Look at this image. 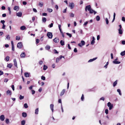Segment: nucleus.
Instances as JSON below:
<instances>
[{"instance_id": "46", "label": "nucleus", "mask_w": 125, "mask_h": 125, "mask_svg": "<svg viewBox=\"0 0 125 125\" xmlns=\"http://www.w3.org/2000/svg\"><path fill=\"white\" fill-rule=\"evenodd\" d=\"M70 17H74V15L72 13H70Z\"/></svg>"}, {"instance_id": "22", "label": "nucleus", "mask_w": 125, "mask_h": 125, "mask_svg": "<svg viewBox=\"0 0 125 125\" xmlns=\"http://www.w3.org/2000/svg\"><path fill=\"white\" fill-rule=\"evenodd\" d=\"M20 29L21 30H23L26 29V27L24 26H22L21 27Z\"/></svg>"}, {"instance_id": "42", "label": "nucleus", "mask_w": 125, "mask_h": 125, "mask_svg": "<svg viewBox=\"0 0 125 125\" xmlns=\"http://www.w3.org/2000/svg\"><path fill=\"white\" fill-rule=\"evenodd\" d=\"M81 43L83 45H84L85 44V43L84 41H82L81 42Z\"/></svg>"}, {"instance_id": "33", "label": "nucleus", "mask_w": 125, "mask_h": 125, "mask_svg": "<svg viewBox=\"0 0 125 125\" xmlns=\"http://www.w3.org/2000/svg\"><path fill=\"white\" fill-rule=\"evenodd\" d=\"M100 17L99 16H97L96 17V20L97 21H99L100 20Z\"/></svg>"}, {"instance_id": "48", "label": "nucleus", "mask_w": 125, "mask_h": 125, "mask_svg": "<svg viewBox=\"0 0 125 125\" xmlns=\"http://www.w3.org/2000/svg\"><path fill=\"white\" fill-rule=\"evenodd\" d=\"M109 64L108 62H107L106 63V64L104 66V67H105L106 68H107V66Z\"/></svg>"}, {"instance_id": "1", "label": "nucleus", "mask_w": 125, "mask_h": 125, "mask_svg": "<svg viewBox=\"0 0 125 125\" xmlns=\"http://www.w3.org/2000/svg\"><path fill=\"white\" fill-rule=\"evenodd\" d=\"M47 35L49 39H52L53 36L52 33L49 32L47 33Z\"/></svg>"}, {"instance_id": "36", "label": "nucleus", "mask_w": 125, "mask_h": 125, "mask_svg": "<svg viewBox=\"0 0 125 125\" xmlns=\"http://www.w3.org/2000/svg\"><path fill=\"white\" fill-rule=\"evenodd\" d=\"M40 40L38 39H36V43L37 44L39 42Z\"/></svg>"}, {"instance_id": "8", "label": "nucleus", "mask_w": 125, "mask_h": 125, "mask_svg": "<svg viewBox=\"0 0 125 125\" xmlns=\"http://www.w3.org/2000/svg\"><path fill=\"white\" fill-rule=\"evenodd\" d=\"M89 11V13H90L92 14L93 13H94V14H95L96 13V11L92 10V9H91Z\"/></svg>"}, {"instance_id": "39", "label": "nucleus", "mask_w": 125, "mask_h": 125, "mask_svg": "<svg viewBox=\"0 0 125 125\" xmlns=\"http://www.w3.org/2000/svg\"><path fill=\"white\" fill-rule=\"evenodd\" d=\"M24 98V96H22L21 95H20L19 97V99L20 100H22Z\"/></svg>"}, {"instance_id": "10", "label": "nucleus", "mask_w": 125, "mask_h": 125, "mask_svg": "<svg viewBox=\"0 0 125 125\" xmlns=\"http://www.w3.org/2000/svg\"><path fill=\"white\" fill-rule=\"evenodd\" d=\"M5 118L4 116L3 115H1L0 116V119L1 121H4Z\"/></svg>"}, {"instance_id": "16", "label": "nucleus", "mask_w": 125, "mask_h": 125, "mask_svg": "<svg viewBox=\"0 0 125 125\" xmlns=\"http://www.w3.org/2000/svg\"><path fill=\"white\" fill-rule=\"evenodd\" d=\"M16 14L17 16L19 17H21L22 16V13L21 12H19L18 13H17Z\"/></svg>"}, {"instance_id": "4", "label": "nucleus", "mask_w": 125, "mask_h": 125, "mask_svg": "<svg viewBox=\"0 0 125 125\" xmlns=\"http://www.w3.org/2000/svg\"><path fill=\"white\" fill-rule=\"evenodd\" d=\"M22 43L21 42H19L17 44V47L19 48H22Z\"/></svg>"}, {"instance_id": "38", "label": "nucleus", "mask_w": 125, "mask_h": 125, "mask_svg": "<svg viewBox=\"0 0 125 125\" xmlns=\"http://www.w3.org/2000/svg\"><path fill=\"white\" fill-rule=\"evenodd\" d=\"M117 92L119 93V94L121 95V92L120 90V89H118L117 90Z\"/></svg>"}, {"instance_id": "40", "label": "nucleus", "mask_w": 125, "mask_h": 125, "mask_svg": "<svg viewBox=\"0 0 125 125\" xmlns=\"http://www.w3.org/2000/svg\"><path fill=\"white\" fill-rule=\"evenodd\" d=\"M10 57L8 56H6V59L7 61H8L9 60Z\"/></svg>"}, {"instance_id": "21", "label": "nucleus", "mask_w": 125, "mask_h": 125, "mask_svg": "<svg viewBox=\"0 0 125 125\" xmlns=\"http://www.w3.org/2000/svg\"><path fill=\"white\" fill-rule=\"evenodd\" d=\"M60 43L61 45L62 46H63L64 45V41L62 40H61L60 41Z\"/></svg>"}, {"instance_id": "37", "label": "nucleus", "mask_w": 125, "mask_h": 125, "mask_svg": "<svg viewBox=\"0 0 125 125\" xmlns=\"http://www.w3.org/2000/svg\"><path fill=\"white\" fill-rule=\"evenodd\" d=\"M20 39V36H17L16 37V40H19Z\"/></svg>"}, {"instance_id": "53", "label": "nucleus", "mask_w": 125, "mask_h": 125, "mask_svg": "<svg viewBox=\"0 0 125 125\" xmlns=\"http://www.w3.org/2000/svg\"><path fill=\"white\" fill-rule=\"evenodd\" d=\"M67 8L66 7L65 9H64L63 12V13H65L66 12Z\"/></svg>"}, {"instance_id": "55", "label": "nucleus", "mask_w": 125, "mask_h": 125, "mask_svg": "<svg viewBox=\"0 0 125 125\" xmlns=\"http://www.w3.org/2000/svg\"><path fill=\"white\" fill-rule=\"evenodd\" d=\"M43 63V61H42L41 60L39 61V64L40 65H42V64Z\"/></svg>"}, {"instance_id": "26", "label": "nucleus", "mask_w": 125, "mask_h": 125, "mask_svg": "<svg viewBox=\"0 0 125 125\" xmlns=\"http://www.w3.org/2000/svg\"><path fill=\"white\" fill-rule=\"evenodd\" d=\"M117 84V81L116 80L113 83V86L114 87Z\"/></svg>"}, {"instance_id": "57", "label": "nucleus", "mask_w": 125, "mask_h": 125, "mask_svg": "<svg viewBox=\"0 0 125 125\" xmlns=\"http://www.w3.org/2000/svg\"><path fill=\"white\" fill-rule=\"evenodd\" d=\"M53 23H51L49 25V27L50 28H51L53 26Z\"/></svg>"}, {"instance_id": "49", "label": "nucleus", "mask_w": 125, "mask_h": 125, "mask_svg": "<svg viewBox=\"0 0 125 125\" xmlns=\"http://www.w3.org/2000/svg\"><path fill=\"white\" fill-rule=\"evenodd\" d=\"M48 11L50 12H51L52 11V9H48Z\"/></svg>"}, {"instance_id": "43", "label": "nucleus", "mask_w": 125, "mask_h": 125, "mask_svg": "<svg viewBox=\"0 0 125 125\" xmlns=\"http://www.w3.org/2000/svg\"><path fill=\"white\" fill-rule=\"evenodd\" d=\"M66 34H67V35L70 38L72 36V35L71 34H70L69 33H66Z\"/></svg>"}, {"instance_id": "19", "label": "nucleus", "mask_w": 125, "mask_h": 125, "mask_svg": "<svg viewBox=\"0 0 125 125\" xmlns=\"http://www.w3.org/2000/svg\"><path fill=\"white\" fill-rule=\"evenodd\" d=\"M24 75L26 77H29L30 76V74L26 72L24 73Z\"/></svg>"}, {"instance_id": "34", "label": "nucleus", "mask_w": 125, "mask_h": 125, "mask_svg": "<svg viewBox=\"0 0 125 125\" xmlns=\"http://www.w3.org/2000/svg\"><path fill=\"white\" fill-rule=\"evenodd\" d=\"M46 21V19L45 17H43L42 18V21L44 22H45Z\"/></svg>"}, {"instance_id": "58", "label": "nucleus", "mask_w": 125, "mask_h": 125, "mask_svg": "<svg viewBox=\"0 0 125 125\" xmlns=\"http://www.w3.org/2000/svg\"><path fill=\"white\" fill-rule=\"evenodd\" d=\"M100 100L104 101V97H102L100 99Z\"/></svg>"}, {"instance_id": "3", "label": "nucleus", "mask_w": 125, "mask_h": 125, "mask_svg": "<svg viewBox=\"0 0 125 125\" xmlns=\"http://www.w3.org/2000/svg\"><path fill=\"white\" fill-rule=\"evenodd\" d=\"M69 6L71 9H73L74 7V4L73 3H69Z\"/></svg>"}, {"instance_id": "9", "label": "nucleus", "mask_w": 125, "mask_h": 125, "mask_svg": "<svg viewBox=\"0 0 125 125\" xmlns=\"http://www.w3.org/2000/svg\"><path fill=\"white\" fill-rule=\"evenodd\" d=\"M13 62L14 66L17 68H18L17 63L16 59H15L13 60Z\"/></svg>"}, {"instance_id": "15", "label": "nucleus", "mask_w": 125, "mask_h": 125, "mask_svg": "<svg viewBox=\"0 0 125 125\" xmlns=\"http://www.w3.org/2000/svg\"><path fill=\"white\" fill-rule=\"evenodd\" d=\"M13 9L15 10L18 11L19 9V7L18 6H15L14 7Z\"/></svg>"}, {"instance_id": "18", "label": "nucleus", "mask_w": 125, "mask_h": 125, "mask_svg": "<svg viewBox=\"0 0 125 125\" xmlns=\"http://www.w3.org/2000/svg\"><path fill=\"white\" fill-rule=\"evenodd\" d=\"M53 107H54V105L53 104H50V108L52 112H53Z\"/></svg>"}, {"instance_id": "35", "label": "nucleus", "mask_w": 125, "mask_h": 125, "mask_svg": "<svg viewBox=\"0 0 125 125\" xmlns=\"http://www.w3.org/2000/svg\"><path fill=\"white\" fill-rule=\"evenodd\" d=\"M39 5L41 7H42L43 5V2H40Z\"/></svg>"}, {"instance_id": "2", "label": "nucleus", "mask_w": 125, "mask_h": 125, "mask_svg": "<svg viewBox=\"0 0 125 125\" xmlns=\"http://www.w3.org/2000/svg\"><path fill=\"white\" fill-rule=\"evenodd\" d=\"M107 105L108 107H109V110H111L113 107V105L110 102L108 103Z\"/></svg>"}, {"instance_id": "45", "label": "nucleus", "mask_w": 125, "mask_h": 125, "mask_svg": "<svg viewBox=\"0 0 125 125\" xmlns=\"http://www.w3.org/2000/svg\"><path fill=\"white\" fill-rule=\"evenodd\" d=\"M24 106L25 108H27L28 107V105L26 103L24 104Z\"/></svg>"}, {"instance_id": "30", "label": "nucleus", "mask_w": 125, "mask_h": 125, "mask_svg": "<svg viewBox=\"0 0 125 125\" xmlns=\"http://www.w3.org/2000/svg\"><path fill=\"white\" fill-rule=\"evenodd\" d=\"M6 38L8 40H9L10 39V37L9 35H7L6 36Z\"/></svg>"}, {"instance_id": "23", "label": "nucleus", "mask_w": 125, "mask_h": 125, "mask_svg": "<svg viewBox=\"0 0 125 125\" xmlns=\"http://www.w3.org/2000/svg\"><path fill=\"white\" fill-rule=\"evenodd\" d=\"M118 32L119 34H122L123 33V31L121 29H119Z\"/></svg>"}, {"instance_id": "54", "label": "nucleus", "mask_w": 125, "mask_h": 125, "mask_svg": "<svg viewBox=\"0 0 125 125\" xmlns=\"http://www.w3.org/2000/svg\"><path fill=\"white\" fill-rule=\"evenodd\" d=\"M0 22L2 23L3 24H4L5 22V21L4 20H1L0 21Z\"/></svg>"}, {"instance_id": "60", "label": "nucleus", "mask_w": 125, "mask_h": 125, "mask_svg": "<svg viewBox=\"0 0 125 125\" xmlns=\"http://www.w3.org/2000/svg\"><path fill=\"white\" fill-rule=\"evenodd\" d=\"M4 82H7L8 81V79L5 78L4 79Z\"/></svg>"}, {"instance_id": "47", "label": "nucleus", "mask_w": 125, "mask_h": 125, "mask_svg": "<svg viewBox=\"0 0 125 125\" xmlns=\"http://www.w3.org/2000/svg\"><path fill=\"white\" fill-rule=\"evenodd\" d=\"M41 79L43 80H45V76H42L41 77Z\"/></svg>"}, {"instance_id": "50", "label": "nucleus", "mask_w": 125, "mask_h": 125, "mask_svg": "<svg viewBox=\"0 0 125 125\" xmlns=\"http://www.w3.org/2000/svg\"><path fill=\"white\" fill-rule=\"evenodd\" d=\"M53 51L55 53L58 54L59 53L55 49Z\"/></svg>"}, {"instance_id": "64", "label": "nucleus", "mask_w": 125, "mask_h": 125, "mask_svg": "<svg viewBox=\"0 0 125 125\" xmlns=\"http://www.w3.org/2000/svg\"><path fill=\"white\" fill-rule=\"evenodd\" d=\"M1 9L2 10H5V6H2L1 7Z\"/></svg>"}, {"instance_id": "17", "label": "nucleus", "mask_w": 125, "mask_h": 125, "mask_svg": "<svg viewBox=\"0 0 125 125\" xmlns=\"http://www.w3.org/2000/svg\"><path fill=\"white\" fill-rule=\"evenodd\" d=\"M27 115V113L25 112H23L22 113V116L24 117H26Z\"/></svg>"}, {"instance_id": "41", "label": "nucleus", "mask_w": 125, "mask_h": 125, "mask_svg": "<svg viewBox=\"0 0 125 125\" xmlns=\"http://www.w3.org/2000/svg\"><path fill=\"white\" fill-rule=\"evenodd\" d=\"M81 99L82 101H83L84 99V95L83 94L82 95V96L81 98Z\"/></svg>"}, {"instance_id": "25", "label": "nucleus", "mask_w": 125, "mask_h": 125, "mask_svg": "<svg viewBox=\"0 0 125 125\" xmlns=\"http://www.w3.org/2000/svg\"><path fill=\"white\" fill-rule=\"evenodd\" d=\"M25 123V120H23L21 122V124L22 125H24Z\"/></svg>"}, {"instance_id": "51", "label": "nucleus", "mask_w": 125, "mask_h": 125, "mask_svg": "<svg viewBox=\"0 0 125 125\" xmlns=\"http://www.w3.org/2000/svg\"><path fill=\"white\" fill-rule=\"evenodd\" d=\"M105 113L106 114H108V109H106L105 110Z\"/></svg>"}, {"instance_id": "63", "label": "nucleus", "mask_w": 125, "mask_h": 125, "mask_svg": "<svg viewBox=\"0 0 125 125\" xmlns=\"http://www.w3.org/2000/svg\"><path fill=\"white\" fill-rule=\"evenodd\" d=\"M121 43L123 45H124L125 44V41H122Z\"/></svg>"}, {"instance_id": "6", "label": "nucleus", "mask_w": 125, "mask_h": 125, "mask_svg": "<svg viewBox=\"0 0 125 125\" xmlns=\"http://www.w3.org/2000/svg\"><path fill=\"white\" fill-rule=\"evenodd\" d=\"M91 6L90 5H88L85 8V11H87V10H88L89 11L91 9Z\"/></svg>"}, {"instance_id": "62", "label": "nucleus", "mask_w": 125, "mask_h": 125, "mask_svg": "<svg viewBox=\"0 0 125 125\" xmlns=\"http://www.w3.org/2000/svg\"><path fill=\"white\" fill-rule=\"evenodd\" d=\"M3 74V72L0 70V75Z\"/></svg>"}, {"instance_id": "52", "label": "nucleus", "mask_w": 125, "mask_h": 125, "mask_svg": "<svg viewBox=\"0 0 125 125\" xmlns=\"http://www.w3.org/2000/svg\"><path fill=\"white\" fill-rule=\"evenodd\" d=\"M95 42V41H94L92 40L91 42V44L92 45H94V43Z\"/></svg>"}, {"instance_id": "27", "label": "nucleus", "mask_w": 125, "mask_h": 125, "mask_svg": "<svg viewBox=\"0 0 125 125\" xmlns=\"http://www.w3.org/2000/svg\"><path fill=\"white\" fill-rule=\"evenodd\" d=\"M38 112H39L38 108H37L35 110V114H38Z\"/></svg>"}, {"instance_id": "59", "label": "nucleus", "mask_w": 125, "mask_h": 125, "mask_svg": "<svg viewBox=\"0 0 125 125\" xmlns=\"http://www.w3.org/2000/svg\"><path fill=\"white\" fill-rule=\"evenodd\" d=\"M11 88L13 91L14 90V85H11Z\"/></svg>"}, {"instance_id": "31", "label": "nucleus", "mask_w": 125, "mask_h": 125, "mask_svg": "<svg viewBox=\"0 0 125 125\" xmlns=\"http://www.w3.org/2000/svg\"><path fill=\"white\" fill-rule=\"evenodd\" d=\"M120 54L122 56H123L125 55V51L122 52L120 53Z\"/></svg>"}, {"instance_id": "56", "label": "nucleus", "mask_w": 125, "mask_h": 125, "mask_svg": "<svg viewBox=\"0 0 125 125\" xmlns=\"http://www.w3.org/2000/svg\"><path fill=\"white\" fill-rule=\"evenodd\" d=\"M122 20L123 21H125V18L124 17H123L122 18Z\"/></svg>"}, {"instance_id": "7", "label": "nucleus", "mask_w": 125, "mask_h": 125, "mask_svg": "<svg viewBox=\"0 0 125 125\" xmlns=\"http://www.w3.org/2000/svg\"><path fill=\"white\" fill-rule=\"evenodd\" d=\"M117 58H116V59H115L114 61L113 62V63L115 64H118L120 63V62L118 61H117Z\"/></svg>"}, {"instance_id": "20", "label": "nucleus", "mask_w": 125, "mask_h": 125, "mask_svg": "<svg viewBox=\"0 0 125 125\" xmlns=\"http://www.w3.org/2000/svg\"><path fill=\"white\" fill-rule=\"evenodd\" d=\"M97 57H95L93 58V59H90L89 61L88 62H92L96 59H97Z\"/></svg>"}, {"instance_id": "61", "label": "nucleus", "mask_w": 125, "mask_h": 125, "mask_svg": "<svg viewBox=\"0 0 125 125\" xmlns=\"http://www.w3.org/2000/svg\"><path fill=\"white\" fill-rule=\"evenodd\" d=\"M47 15V14L45 13H42V15L43 16H46Z\"/></svg>"}, {"instance_id": "44", "label": "nucleus", "mask_w": 125, "mask_h": 125, "mask_svg": "<svg viewBox=\"0 0 125 125\" xmlns=\"http://www.w3.org/2000/svg\"><path fill=\"white\" fill-rule=\"evenodd\" d=\"M105 21L107 24H108L109 23V21L108 19L107 18H105Z\"/></svg>"}, {"instance_id": "5", "label": "nucleus", "mask_w": 125, "mask_h": 125, "mask_svg": "<svg viewBox=\"0 0 125 125\" xmlns=\"http://www.w3.org/2000/svg\"><path fill=\"white\" fill-rule=\"evenodd\" d=\"M62 58H64V57L62 55H60L59 58H57L56 59V62L57 63L59 62L60 59H61Z\"/></svg>"}, {"instance_id": "32", "label": "nucleus", "mask_w": 125, "mask_h": 125, "mask_svg": "<svg viewBox=\"0 0 125 125\" xmlns=\"http://www.w3.org/2000/svg\"><path fill=\"white\" fill-rule=\"evenodd\" d=\"M50 47L49 45H47L45 47V49L47 50H49L50 49Z\"/></svg>"}, {"instance_id": "14", "label": "nucleus", "mask_w": 125, "mask_h": 125, "mask_svg": "<svg viewBox=\"0 0 125 125\" xmlns=\"http://www.w3.org/2000/svg\"><path fill=\"white\" fill-rule=\"evenodd\" d=\"M6 93L7 95H11L12 94L11 91L9 90H7L6 92Z\"/></svg>"}, {"instance_id": "24", "label": "nucleus", "mask_w": 125, "mask_h": 125, "mask_svg": "<svg viewBox=\"0 0 125 125\" xmlns=\"http://www.w3.org/2000/svg\"><path fill=\"white\" fill-rule=\"evenodd\" d=\"M12 66V65L11 63H10L8 64L7 65V67L10 68H11Z\"/></svg>"}, {"instance_id": "13", "label": "nucleus", "mask_w": 125, "mask_h": 125, "mask_svg": "<svg viewBox=\"0 0 125 125\" xmlns=\"http://www.w3.org/2000/svg\"><path fill=\"white\" fill-rule=\"evenodd\" d=\"M65 89H63L61 93L60 94V96H62L65 93Z\"/></svg>"}, {"instance_id": "12", "label": "nucleus", "mask_w": 125, "mask_h": 125, "mask_svg": "<svg viewBox=\"0 0 125 125\" xmlns=\"http://www.w3.org/2000/svg\"><path fill=\"white\" fill-rule=\"evenodd\" d=\"M20 56L21 58H24L26 54L24 52H22Z\"/></svg>"}, {"instance_id": "11", "label": "nucleus", "mask_w": 125, "mask_h": 125, "mask_svg": "<svg viewBox=\"0 0 125 125\" xmlns=\"http://www.w3.org/2000/svg\"><path fill=\"white\" fill-rule=\"evenodd\" d=\"M54 42L56 43L58 42L59 41V40L58 38H55L53 39Z\"/></svg>"}, {"instance_id": "29", "label": "nucleus", "mask_w": 125, "mask_h": 125, "mask_svg": "<svg viewBox=\"0 0 125 125\" xmlns=\"http://www.w3.org/2000/svg\"><path fill=\"white\" fill-rule=\"evenodd\" d=\"M5 121L6 123L7 124H9L10 123L9 120L8 118H6Z\"/></svg>"}, {"instance_id": "28", "label": "nucleus", "mask_w": 125, "mask_h": 125, "mask_svg": "<svg viewBox=\"0 0 125 125\" xmlns=\"http://www.w3.org/2000/svg\"><path fill=\"white\" fill-rule=\"evenodd\" d=\"M48 68V67L47 66L44 65L43 66V70H46Z\"/></svg>"}]
</instances>
